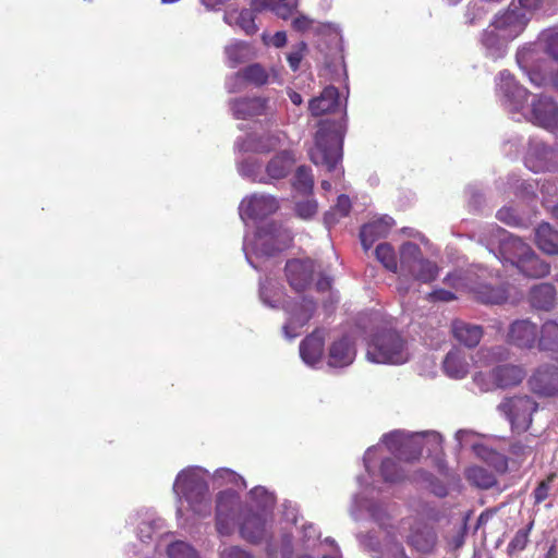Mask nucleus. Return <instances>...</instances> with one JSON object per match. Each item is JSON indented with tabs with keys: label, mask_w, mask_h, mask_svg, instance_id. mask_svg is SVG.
Returning a JSON list of instances; mask_svg holds the SVG:
<instances>
[{
	"label": "nucleus",
	"mask_w": 558,
	"mask_h": 558,
	"mask_svg": "<svg viewBox=\"0 0 558 558\" xmlns=\"http://www.w3.org/2000/svg\"><path fill=\"white\" fill-rule=\"evenodd\" d=\"M137 535L145 543L146 539H151L154 535L163 539L170 533L165 530V521L161 518L157 517L154 512L146 511L140 515ZM157 546H162L161 541L158 542Z\"/></svg>",
	"instance_id": "nucleus-23"
},
{
	"label": "nucleus",
	"mask_w": 558,
	"mask_h": 558,
	"mask_svg": "<svg viewBox=\"0 0 558 558\" xmlns=\"http://www.w3.org/2000/svg\"><path fill=\"white\" fill-rule=\"evenodd\" d=\"M243 75L246 78L247 84L255 87H260L270 83V74L260 63H252L243 68Z\"/></svg>",
	"instance_id": "nucleus-46"
},
{
	"label": "nucleus",
	"mask_w": 558,
	"mask_h": 558,
	"mask_svg": "<svg viewBox=\"0 0 558 558\" xmlns=\"http://www.w3.org/2000/svg\"><path fill=\"white\" fill-rule=\"evenodd\" d=\"M230 66L234 68L254 57L252 46L246 41L236 40L225 49Z\"/></svg>",
	"instance_id": "nucleus-41"
},
{
	"label": "nucleus",
	"mask_w": 558,
	"mask_h": 558,
	"mask_svg": "<svg viewBox=\"0 0 558 558\" xmlns=\"http://www.w3.org/2000/svg\"><path fill=\"white\" fill-rule=\"evenodd\" d=\"M295 211L302 219H310L317 213V202L315 199L298 202Z\"/></svg>",
	"instance_id": "nucleus-61"
},
{
	"label": "nucleus",
	"mask_w": 558,
	"mask_h": 558,
	"mask_svg": "<svg viewBox=\"0 0 558 558\" xmlns=\"http://www.w3.org/2000/svg\"><path fill=\"white\" fill-rule=\"evenodd\" d=\"M538 348L542 351L558 352V324L555 320L545 322L539 330Z\"/></svg>",
	"instance_id": "nucleus-42"
},
{
	"label": "nucleus",
	"mask_w": 558,
	"mask_h": 558,
	"mask_svg": "<svg viewBox=\"0 0 558 558\" xmlns=\"http://www.w3.org/2000/svg\"><path fill=\"white\" fill-rule=\"evenodd\" d=\"M239 173L253 182L267 183V178L264 175L263 166L255 157H248L241 161L238 166Z\"/></svg>",
	"instance_id": "nucleus-44"
},
{
	"label": "nucleus",
	"mask_w": 558,
	"mask_h": 558,
	"mask_svg": "<svg viewBox=\"0 0 558 558\" xmlns=\"http://www.w3.org/2000/svg\"><path fill=\"white\" fill-rule=\"evenodd\" d=\"M376 257L383 264V266L397 274L400 268V258L399 254L397 255L393 247L389 243H380L376 247Z\"/></svg>",
	"instance_id": "nucleus-45"
},
{
	"label": "nucleus",
	"mask_w": 558,
	"mask_h": 558,
	"mask_svg": "<svg viewBox=\"0 0 558 558\" xmlns=\"http://www.w3.org/2000/svg\"><path fill=\"white\" fill-rule=\"evenodd\" d=\"M351 208L350 198L345 195H340L337 199L335 208L325 214L324 221L329 228L335 225L339 218L345 217Z\"/></svg>",
	"instance_id": "nucleus-50"
},
{
	"label": "nucleus",
	"mask_w": 558,
	"mask_h": 558,
	"mask_svg": "<svg viewBox=\"0 0 558 558\" xmlns=\"http://www.w3.org/2000/svg\"><path fill=\"white\" fill-rule=\"evenodd\" d=\"M487 270L484 267H475L468 269L463 276L448 275L445 281L452 284L457 290H465L474 294L482 303H488V294L486 292Z\"/></svg>",
	"instance_id": "nucleus-13"
},
{
	"label": "nucleus",
	"mask_w": 558,
	"mask_h": 558,
	"mask_svg": "<svg viewBox=\"0 0 558 558\" xmlns=\"http://www.w3.org/2000/svg\"><path fill=\"white\" fill-rule=\"evenodd\" d=\"M471 369L473 372L472 383L481 392L488 390L487 368H488V350L480 349L471 357Z\"/></svg>",
	"instance_id": "nucleus-32"
},
{
	"label": "nucleus",
	"mask_w": 558,
	"mask_h": 558,
	"mask_svg": "<svg viewBox=\"0 0 558 558\" xmlns=\"http://www.w3.org/2000/svg\"><path fill=\"white\" fill-rule=\"evenodd\" d=\"M535 243L547 254H558V230L549 222H541L535 229Z\"/></svg>",
	"instance_id": "nucleus-37"
},
{
	"label": "nucleus",
	"mask_w": 558,
	"mask_h": 558,
	"mask_svg": "<svg viewBox=\"0 0 558 558\" xmlns=\"http://www.w3.org/2000/svg\"><path fill=\"white\" fill-rule=\"evenodd\" d=\"M550 269V265L541 259L535 250L526 244V251L521 260V274L525 277H532V279H539V277L548 276Z\"/></svg>",
	"instance_id": "nucleus-31"
},
{
	"label": "nucleus",
	"mask_w": 558,
	"mask_h": 558,
	"mask_svg": "<svg viewBox=\"0 0 558 558\" xmlns=\"http://www.w3.org/2000/svg\"><path fill=\"white\" fill-rule=\"evenodd\" d=\"M277 146V138L268 137L266 140H257L250 135L242 141H238L235 144L236 149L240 151H252V153H267L275 149Z\"/></svg>",
	"instance_id": "nucleus-43"
},
{
	"label": "nucleus",
	"mask_w": 558,
	"mask_h": 558,
	"mask_svg": "<svg viewBox=\"0 0 558 558\" xmlns=\"http://www.w3.org/2000/svg\"><path fill=\"white\" fill-rule=\"evenodd\" d=\"M532 122L547 131L558 132V105L551 97L539 96L533 101Z\"/></svg>",
	"instance_id": "nucleus-17"
},
{
	"label": "nucleus",
	"mask_w": 558,
	"mask_h": 558,
	"mask_svg": "<svg viewBox=\"0 0 558 558\" xmlns=\"http://www.w3.org/2000/svg\"><path fill=\"white\" fill-rule=\"evenodd\" d=\"M526 372L524 367L519 365H500L496 366L493 371V378L496 386L512 387L518 386L523 381Z\"/></svg>",
	"instance_id": "nucleus-33"
},
{
	"label": "nucleus",
	"mask_w": 558,
	"mask_h": 558,
	"mask_svg": "<svg viewBox=\"0 0 558 558\" xmlns=\"http://www.w3.org/2000/svg\"><path fill=\"white\" fill-rule=\"evenodd\" d=\"M279 204L276 197L269 194H251L244 197L239 205V215L246 227L250 222L257 225L268 216L276 213Z\"/></svg>",
	"instance_id": "nucleus-10"
},
{
	"label": "nucleus",
	"mask_w": 558,
	"mask_h": 558,
	"mask_svg": "<svg viewBox=\"0 0 558 558\" xmlns=\"http://www.w3.org/2000/svg\"><path fill=\"white\" fill-rule=\"evenodd\" d=\"M294 162L295 157L291 150H282L274 156L268 161L264 170V175L267 178V183L287 177Z\"/></svg>",
	"instance_id": "nucleus-28"
},
{
	"label": "nucleus",
	"mask_w": 558,
	"mask_h": 558,
	"mask_svg": "<svg viewBox=\"0 0 558 558\" xmlns=\"http://www.w3.org/2000/svg\"><path fill=\"white\" fill-rule=\"evenodd\" d=\"M557 478L556 472H550L545 480L541 481L539 484L533 490L534 504H542L549 496L551 484Z\"/></svg>",
	"instance_id": "nucleus-54"
},
{
	"label": "nucleus",
	"mask_w": 558,
	"mask_h": 558,
	"mask_svg": "<svg viewBox=\"0 0 558 558\" xmlns=\"http://www.w3.org/2000/svg\"><path fill=\"white\" fill-rule=\"evenodd\" d=\"M496 218L508 226H519L521 222V218L511 207H501V209L497 211Z\"/></svg>",
	"instance_id": "nucleus-64"
},
{
	"label": "nucleus",
	"mask_w": 558,
	"mask_h": 558,
	"mask_svg": "<svg viewBox=\"0 0 558 558\" xmlns=\"http://www.w3.org/2000/svg\"><path fill=\"white\" fill-rule=\"evenodd\" d=\"M553 155L551 148H548L544 143H534L529 146L525 153L524 163L530 170L536 173L537 171H545L548 170L551 165Z\"/></svg>",
	"instance_id": "nucleus-29"
},
{
	"label": "nucleus",
	"mask_w": 558,
	"mask_h": 558,
	"mask_svg": "<svg viewBox=\"0 0 558 558\" xmlns=\"http://www.w3.org/2000/svg\"><path fill=\"white\" fill-rule=\"evenodd\" d=\"M356 355L355 345L349 337H342L331 343L328 352L330 367H345L353 363Z\"/></svg>",
	"instance_id": "nucleus-22"
},
{
	"label": "nucleus",
	"mask_w": 558,
	"mask_h": 558,
	"mask_svg": "<svg viewBox=\"0 0 558 558\" xmlns=\"http://www.w3.org/2000/svg\"><path fill=\"white\" fill-rule=\"evenodd\" d=\"M288 314L287 323L282 330L287 339L292 340L299 336V331L312 318L316 304L312 299L301 298L284 305Z\"/></svg>",
	"instance_id": "nucleus-12"
},
{
	"label": "nucleus",
	"mask_w": 558,
	"mask_h": 558,
	"mask_svg": "<svg viewBox=\"0 0 558 558\" xmlns=\"http://www.w3.org/2000/svg\"><path fill=\"white\" fill-rule=\"evenodd\" d=\"M557 299V290L553 283L543 282L529 291V302L536 310L550 311Z\"/></svg>",
	"instance_id": "nucleus-30"
},
{
	"label": "nucleus",
	"mask_w": 558,
	"mask_h": 558,
	"mask_svg": "<svg viewBox=\"0 0 558 558\" xmlns=\"http://www.w3.org/2000/svg\"><path fill=\"white\" fill-rule=\"evenodd\" d=\"M543 39L545 41V52L558 60V31L543 33Z\"/></svg>",
	"instance_id": "nucleus-60"
},
{
	"label": "nucleus",
	"mask_w": 558,
	"mask_h": 558,
	"mask_svg": "<svg viewBox=\"0 0 558 558\" xmlns=\"http://www.w3.org/2000/svg\"><path fill=\"white\" fill-rule=\"evenodd\" d=\"M487 0H470L465 13V21L469 25H480L486 19Z\"/></svg>",
	"instance_id": "nucleus-49"
},
{
	"label": "nucleus",
	"mask_w": 558,
	"mask_h": 558,
	"mask_svg": "<svg viewBox=\"0 0 558 558\" xmlns=\"http://www.w3.org/2000/svg\"><path fill=\"white\" fill-rule=\"evenodd\" d=\"M538 404L532 397L519 396L511 397L501 401L498 405L507 420H509L511 427L517 432H525L529 429L533 422V414L536 412Z\"/></svg>",
	"instance_id": "nucleus-8"
},
{
	"label": "nucleus",
	"mask_w": 558,
	"mask_h": 558,
	"mask_svg": "<svg viewBox=\"0 0 558 558\" xmlns=\"http://www.w3.org/2000/svg\"><path fill=\"white\" fill-rule=\"evenodd\" d=\"M259 298L265 305L276 308L281 300V290L272 280L266 279L259 284Z\"/></svg>",
	"instance_id": "nucleus-47"
},
{
	"label": "nucleus",
	"mask_w": 558,
	"mask_h": 558,
	"mask_svg": "<svg viewBox=\"0 0 558 558\" xmlns=\"http://www.w3.org/2000/svg\"><path fill=\"white\" fill-rule=\"evenodd\" d=\"M314 262L311 259H293L286 265L287 279L295 291L304 290L311 282L314 272Z\"/></svg>",
	"instance_id": "nucleus-19"
},
{
	"label": "nucleus",
	"mask_w": 558,
	"mask_h": 558,
	"mask_svg": "<svg viewBox=\"0 0 558 558\" xmlns=\"http://www.w3.org/2000/svg\"><path fill=\"white\" fill-rule=\"evenodd\" d=\"M325 336L322 330H315L300 344V356L304 364L316 367L324 354Z\"/></svg>",
	"instance_id": "nucleus-21"
},
{
	"label": "nucleus",
	"mask_w": 558,
	"mask_h": 558,
	"mask_svg": "<svg viewBox=\"0 0 558 558\" xmlns=\"http://www.w3.org/2000/svg\"><path fill=\"white\" fill-rule=\"evenodd\" d=\"M210 477L215 487L231 486L230 489L234 493H236L235 488L242 489L246 487L244 478L228 468L217 469Z\"/></svg>",
	"instance_id": "nucleus-40"
},
{
	"label": "nucleus",
	"mask_w": 558,
	"mask_h": 558,
	"mask_svg": "<svg viewBox=\"0 0 558 558\" xmlns=\"http://www.w3.org/2000/svg\"><path fill=\"white\" fill-rule=\"evenodd\" d=\"M169 558H202L196 548L184 541H172L166 545Z\"/></svg>",
	"instance_id": "nucleus-48"
},
{
	"label": "nucleus",
	"mask_w": 558,
	"mask_h": 558,
	"mask_svg": "<svg viewBox=\"0 0 558 558\" xmlns=\"http://www.w3.org/2000/svg\"><path fill=\"white\" fill-rule=\"evenodd\" d=\"M364 492L356 495L353 499V506L351 509V513L355 519H359V512L365 509L369 515L381 526L386 527V521L389 519V515L380 505L369 501L366 496H363Z\"/></svg>",
	"instance_id": "nucleus-34"
},
{
	"label": "nucleus",
	"mask_w": 558,
	"mask_h": 558,
	"mask_svg": "<svg viewBox=\"0 0 558 558\" xmlns=\"http://www.w3.org/2000/svg\"><path fill=\"white\" fill-rule=\"evenodd\" d=\"M414 241H404L399 246L400 268L398 271L397 290L400 294H407L412 282L430 283L435 281L440 268L438 264L424 256L422 247L430 252L433 245L430 241L421 232L409 233Z\"/></svg>",
	"instance_id": "nucleus-3"
},
{
	"label": "nucleus",
	"mask_w": 558,
	"mask_h": 558,
	"mask_svg": "<svg viewBox=\"0 0 558 558\" xmlns=\"http://www.w3.org/2000/svg\"><path fill=\"white\" fill-rule=\"evenodd\" d=\"M262 40L265 46L282 48L288 43V36L287 33L283 31H279L272 35L268 33H263Z\"/></svg>",
	"instance_id": "nucleus-62"
},
{
	"label": "nucleus",
	"mask_w": 558,
	"mask_h": 558,
	"mask_svg": "<svg viewBox=\"0 0 558 558\" xmlns=\"http://www.w3.org/2000/svg\"><path fill=\"white\" fill-rule=\"evenodd\" d=\"M341 105L339 90L333 86H327L318 97L310 101L308 110L312 116L319 117L336 111Z\"/></svg>",
	"instance_id": "nucleus-26"
},
{
	"label": "nucleus",
	"mask_w": 558,
	"mask_h": 558,
	"mask_svg": "<svg viewBox=\"0 0 558 558\" xmlns=\"http://www.w3.org/2000/svg\"><path fill=\"white\" fill-rule=\"evenodd\" d=\"M442 368L450 378L461 379L468 374L469 364L460 349H452L447 353L442 362Z\"/></svg>",
	"instance_id": "nucleus-38"
},
{
	"label": "nucleus",
	"mask_w": 558,
	"mask_h": 558,
	"mask_svg": "<svg viewBox=\"0 0 558 558\" xmlns=\"http://www.w3.org/2000/svg\"><path fill=\"white\" fill-rule=\"evenodd\" d=\"M292 241L291 232L281 225L269 223L257 228L251 236L244 235L243 251L247 263L255 269L260 266L256 259L269 257L287 248Z\"/></svg>",
	"instance_id": "nucleus-5"
},
{
	"label": "nucleus",
	"mask_w": 558,
	"mask_h": 558,
	"mask_svg": "<svg viewBox=\"0 0 558 558\" xmlns=\"http://www.w3.org/2000/svg\"><path fill=\"white\" fill-rule=\"evenodd\" d=\"M532 527L533 522L529 523V525L525 526L524 529L518 530V532L507 546V550L509 554L520 553V550L526 548V544L529 542L530 532Z\"/></svg>",
	"instance_id": "nucleus-53"
},
{
	"label": "nucleus",
	"mask_w": 558,
	"mask_h": 558,
	"mask_svg": "<svg viewBox=\"0 0 558 558\" xmlns=\"http://www.w3.org/2000/svg\"><path fill=\"white\" fill-rule=\"evenodd\" d=\"M453 337L466 347H475L483 337V329L463 320H454L451 326Z\"/></svg>",
	"instance_id": "nucleus-36"
},
{
	"label": "nucleus",
	"mask_w": 558,
	"mask_h": 558,
	"mask_svg": "<svg viewBox=\"0 0 558 558\" xmlns=\"http://www.w3.org/2000/svg\"><path fill=\"white\" fill-rule=\"evenodd\" d=\"M341 136L329 123H320L315 135L314 146L310 150L311 160L326 167L329 172L341 171L337 169L341 160Z\"/></svg>",
	"instance_id": "nucleus-7"
},
{
	"label": "nucleus",
	"mask_w": 558,
	"mask_h": 558,
	"mask_svg": "<svg viewBox=\"0 0 558 558\" xmlns=\"http://www.w3.org/2000/svg\"><path fill=\"white\" fill-rule=\"evenodd\" d=\"M253 501L263 497L259 511L243 508L241 497L231 489L220 490L216 496L215 527L219 536H231L236 526L239 534L245 542L257 545L268 542L272 535V508L276 504L275 495L264 486H256L250 490Z\"/></svg>",
	"instance_id": "nucleus-2"
},
{
	"label": "nucleus",
	"mask_w": 558,
	"mask_h": 558,
	"mask_svg": "<svg viewBox=\"0 0 558 558\" xmlns=\"http://www.w3.org/2000/svg\"><path fill=\"white\" fill-rule=\"evenodd\" d=\"M209 472L202 466H189L178 473L173 483V493L182 504L199 518L211 512V495L208 485Z\"/></svg>",
	"instance_id": "nucleus-4"
},
{
	"label": "nucleus",
	"mask_w": 558,
	"mask_h": 558,
	"mask_svg": "<svg viewBox=\"0 0 558 558\" xmlns=\"http://www.w3.org/2000/svg\"><path fill=\"white\" fill-rule=\"evenodd\" d=\"M498 90L510 102L513 110L521 109L530 96L529 89L514 81L511 73H501Z\"/></svg>",
	"instance_id": "nucleus-20"
},
{
	"label": "nucleus",
	"mask_w": 558,
	"mask_h": 558,
	"mask_svg": "<svg viewBox=\"0 0 558 558\" xmlns=\"http://www.w3.org/2000/svg\"><path fill=\"white\" fill-rule=\"evenodd\" d=\"M527 21L526 13L522 9H507L498 13L493 21L495 32H490V45L495 37L502 41L512 40L524 32Z\"/></svg>",
	"instance_id": "nucleus-11"
},
{
	"label": "nucleus",
	"mask_w": 558,
	"mask_h": 558,
	"mask_svg": "<svg viewBox=\"0 0 558 558\" xmlns=\"http://www.w3.org/2000/svg\"><path fill=\"white\" fill-rule=\"evenodd\" d=\"M392 226L393 219L389 216H381L365 223L360 232L361 243L364 250H369L376 240L387 236Z\"/></svg>",
	"instance_id": "nucleus-25"
},
{
	"label": "nucleus",
	"mask_w": 558,
	"mask_h": 558,
	"mask_svg": "<svg viewBox=\"0 0 558 558\" xmlns=\"http://www.w3.org/2000/svg\"><path fill=\"white\" fill-rule=\"evenodd\" d=\"M218 558H254L253 555L238 545L220 546Z\"/></svg>",
	"instance_id": "nucleus-58"
},
{
	"label": "nucleus",
	"mask_w": 558,
	"mask_h": 558,
	"mask_svg": "<svg viewBox=\"0 0 558 558\" xmlns=\"http://www.w3.org/2000/svg\"><path fill=\"white\" fill-rule=\"evenodd\" d=\"M541 331L537 325L530 319H519L512 322L508 330V340L518 348H533L537 341Z\"/></svg>",
	"instance_id": "nucleus-18"
},
{
	"label": "nucleus",
	"mask_w": 558,
	"mask_h": 558,
	"mask_svg": "<svg viewBox=\"0 0 558 558\" xmlns=\"http://www.w3.org/2000/svg\"><path fill=\"white\" fill-rule=\"evenodd\" d=\"M456 441L460 448L471 447L476 457L486 461L488 457V448L486 439L469 429H460L456 433Z\"/></svg>",
	"instance_id": "nucleus-35"
},
{
	"label": "nucleus",
	"mask_w": 558,
	"mask_h": 558,
	"mask_svg": "<svg viewBox=\"0 0 558 558\" xmlns=\"http://www.w3.org/2000/svg\"><path fill=\"white\" fill-rule=\"evenodd\" d=\"M468 480L475 486L481 488L488 487V473L484 468L471 466L466 470Z\"/></svg>",
	"instance_id": "nucleus-56"
},
{
	"label": "nucleus",
	"mask_w": 558,
	"mask_h": 558,
	"mask_svg": "<svg viewBox=\"0 0 558 558\" xmlns=\"http://www.w3.org/2000/svg\"><path fill=\"white\" fill-rule=\"evenodd\" d=\"M510 485L508 458L502 453L490 450V493H500Z\"/></svg>",
	"instance_id": "nucleus-24"
},
{
	"label": "nucleus",
	"mask_w": 558,
	"mask_h": 558,
	"mask_svg": "<svg viewBox=\"0 0 558 558\" xmlns=\"http://www.w3.org/2000/svg\"><path fill=\"white\" fill-rule=\"evenodd\" d=\"M255 9L270 10L282 20L290 19L298 9L299 0H253Z\"/></svg>",
	"instance_id": "nucleus-39"
},
{
	"label": "nucleus",
	"mask_w": 558,
	"mask_h": 558,
	"mask_svg": "<svg viewBox=\"0 0 558 558\" xmlns=\"http://www.w3.org/2000/svg\"><path fill=\"white\" fill-rule=\"evenodd\" d=\"M235 119L246 120L260 116L269 117L275 113L270 98L263 96L239 97L229 102Z\"/></svg>",
	"instance_id": "nucleus-15"
},
{
	"label": "nucleus",
	"mask_w": 558,
	"mask_h": 558,
	"mask_svg": "<svg viewBox=\"0 0 558 558\" xmlns=\"http://www.w3.org/2000/svg\"><path fill=\"white\" fill-rule=\"evenodd\" d=\"M527 386L537 397L549 398L558 395V366L544 363L534 368L527 378Z\"/></svg>",
	"instance_id": "nucleus-14"
},
{
	"label": "nucleus",
	"mask_w": 558,
	"mask_h": 558,
	"mask_svg": "<svg viewBox=\"0 0 558 558\" xmlns=\"http://www.w3.org/2000/svg\"><path fill=\"white\" fill-rule=\"evenodd\" d=\"M398 533L417 551L430 553L436 546V533L416 517L402 519L398 525Z\"/></svg>",
	"instance_id": "nucleus-9"
},
{
	"label": "nucleus",
	"mask_w": 558,
	"mask_h": 558,
	"mask_svg": "<svg viewBox=\"0 0 558 558\" xmlns=\"http://www.w3.org/2000/svg\"><path fill=\"white\" fill-rule=\"evenodd\" d=\"M247 81L243 75V69L238 71L236 73L230 75L226 80V88L229 93H239L245 89L247 86Z\"/></svg>",
	"instance_id": "nucleus-59"
},
{
	"label": "nucleus",
	"mask_w": 558,
	"mask_h": 558,
	"mask_svg": "<svg viewBox=\"0 0 558 558\" xmlns=\"http://www.w3.org/2000/svg\"><path fill=\"white\" fill-rule=\"evenodd\" d=\"M380 555L381 558H409L403 546L396 541V535L390 531L387 532V543Z\"/></svg>",
	"instance_id": "nucleus-52"
},
{
	"label": "nucleus",
	"mask_w": 558,
	"mask_h": 558,
	"mask_svg": "<svg viewBox=\"0 0 558 558\" xmlns=\"http://www.w3.org/2000/svg\"><path fill=\"white\" fill-rule=\"evenodd\" d=\"M306 48V44L304 41H300L293 46L291 51L287 54V61L292 71L295 72L300 69V64L305 56Z\"/></svg>",
	"instance_id": "nucleus-57"
},
{
	"label": "nucleus",
	"mask_w": 558,
	"mask_h": 558,
	"mask_svg": "<svg viewBox=\"0 0 558 558\" xmlns=\"http://www.w3.org/2000/svg\"><path fill=\"white\" fill-rule=\"evenodd\" d=\"M497 230L499 232V248L497 256L500 258L502 264H510L521 272L522 259L526 252V242H524L522 238L504 232L500 227H497Z\"/></svg>",
	"instance_id": "nucleus-16"
},
{
	"label": "nucleus",
	"mask_w": 558,
	"mask_h": 558,
	"mask_svg": "<svg viewBox=\"0 0 558 558\" xmlns=\"http://www.w3.org/2000/svg\"><path fill=\"white\" fill-rule=\"evenodd\" d=\"M253 5L251 9H229L223 14V21L231 27H238L246 35H254L258 27L255 23L254 11H258Z\"/></svg>",
	"instance_id": "nucleus-27"
},
{
	"label": "nucleus",
	"mask_w": 558,
	"mask_h": 558,
	"mask_svg": "<svg viewBox=\"0 0 558 558\" xmlns=\"http://www.w3.org/2000/svg\"><path fill=\"white\" fill-rule=\"evenodd\" d=\"M442 438L437 432L410 433L392 430L383 435L380 444L369 447L363 458L367 478L359 476L357 482L365 492L377 489L376 483L396 484L405 478V472L391 458H383L384 447L395 457L404 461H414L426 447L430 452L441 449Z\"/></svg>",
	"instance_id": "nucleus-1"
},
{
	"label": "nucleus",
	"mask_w": 558,
	"mask_h": 558,
	"mask_svg": "<svg viewBox=\"0 0 558 558\" xmlns=\"http://www.w3.org/2000/svg\"><path fill=\"white\" fill-rule=\"evenodd\" d=\"M302 541L304 543V548L310 549L316 546L319 533L313 524H303L302 525Z\"/></svg>",
	"instance_id": "nucleus-63"
},
{
	"label": "nucleus",
	"mask_w": 558,
	"mask_h": 558,
	"mask_svg": "<svg viewBox=\"0 0 558 558\" xmlns=\"http://www.w3.org/2000/svg\"><path fill=\"white\" fill-rule=\"evenodd\" d=\"M511 289L513 287L510 283H499V286L490 287V304H504L511 300Z\"/></svg>",
	"instance_id": "nucleus-55"
},
{
	"label": "nucleus",
	"mask_w": 558,
	"mask_h": 558,
	"mask_svg": "<svg viewBox=\"0 0 558 558\" xmlns=\"http://www.w3.org/2000/svg\"><path fill=\"white\" fill-rule=\"evenodd\" d=\"M366 357L376 364L401 365L409 361L407 341L395 330L376 332L367 342Z\"/></svg>",
	"instance_id": "nucleus-6"
},
{
	"label": "nucleus",
	"mask_w": 558,
	"mask_h": 558,
	"mask_svg": "<svg viewBox=\"0 0 558 558\" xmlns=\"http://www.w3.org/2000/svg\"><path fill=\"white\" fill-rule=\"evenodd\" d=\"M313 185L314 180L311 170L305 166L299 167L294 175L293 187L302 194H307L312 192Z\"/></svg>",
	"instance_id": "nucleus-51"
}]
</instances>
